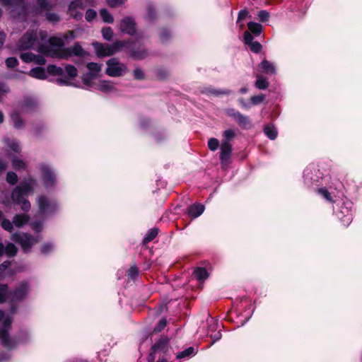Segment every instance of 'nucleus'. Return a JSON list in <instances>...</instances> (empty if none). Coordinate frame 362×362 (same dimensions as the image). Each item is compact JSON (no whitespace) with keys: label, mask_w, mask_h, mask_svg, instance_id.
Listing matches in <instances>:
<instances>
[{"label":"nucleus","mask_w":362,"mask_h":362,"mask_svg":"<svg viewBox=\"0 0 362 362\" xmlns=\"http://www.w3.org/2000/svg\"><path fill=\"white\" fill-rule=\"evenodd\" d=\"M12 165L16 170L25 169L26 167L25 163L17 157L12 159Z\"/></svg>","instance_id":"obj_39"},{"label":"nucleus","mask_w":362,"mask_h":362,"mask_svg":"<svg viewBox=\"0 0 362 362\" xmlns=\"http://www.w3.org/2000/svg\"><path fill=\"white\" fill-rule=\"evenodd\" d=\"M6 182L10 185H15L18 182V176L16 173L8 172L6 175Z\"/></svg>","instance_id":"obj_47"},{"label":"nucleus","mask_w":362,"mask_h":362,"mask_svg":"<svg viewBox=\"0 0 362 362\" xmlns=\"http://www.w3.org/2000/svg\"><path fill=\"white\" fill-rule=\"evenodd\" d=\"M258 18L260 21L266 22L269 18V13L268 11H267L265 10H262L258 13Z\"/></svg>","instance_id":"obj_59"},{"label":"nucleus","mask_w":362,"mask_h":362,"mask_svg":"<svg viewBox=\"0 0 362 362\" xmlns=\"http://www.w3.org/2000/svg\"><path fill=\"white\" fill-rule=\"evenodd\" d=\"M29 74L38 79H45L47 74L57 76L56 81L61 86L71 85V81L78 76V69L71 64H66L64 68L54 64H49L45 69L37 66L30 69Z\"/></svg>","instance_id":"obj_1"},{"label":"nucleus","mask_w":362,"mask_h":362,"mask_svg":"<svg viewBox=\"0 0 362 362\" xmlns=\"http://www.w3.org/2000/svg\"><path fill=\"white\" fill-rule=\"evenodd\" d=\"M97 16V13L95 10L89 8L86 11L85 18L87 21L90 22L93 20Z\"/></svg>","instance_id":"obj_57"},{"label":"nucleus","mask_w":362,"mask_h":362,"mask_svg":"<svg viewBox=\"0 0 362 362\" xmlns=\"http://www.w3.org/2000/svg\"><path fill=\"white\" fill-rule=\"evenodd\" d=\"M322 178V173L314 165L307 166L303 171V182L308 188L318 186Z\"/></svg>","instance_id":"obj_4"},{"label":"nucleus","mask_w":362,"mask_h":362,"mask_svg":"<svg viewBox=\"0 0 362 362\" xmlns=\"http://www.w3.org/2000/svg\"><path fill=\"white\" fill-rule=\"evenodd\" d=\"M42 180L46 189H49L56 185V175L53 170L47 165H42Z\"/></svg>","instance_id":"obj_14"},{"label":"nucleus","mask_w":362,"mask_h":362,"mask_svg":"<svg viewBox=\"0 0 362 362\" xmlns=\"http://www.w3.org/2000/svg\"><path fill=\"white\" fill-rule=\"evenodd\" d=\"M36 38L30 33H25L21 37L18 43V48L22 50L32 48L35 43Z\"/></svg>","instance_id":"obj_21"},{"label":"nucleus","mask_w":362,"mask_h":362,"mask_svg":"<svg viewBox=\"0 0 362 362\" xmlns=\"http://www.w3.org/2000/svg\"><path fill=\"white\" fill-rule=\"evenodd\" d=\"M95 5V0H75L70 3L69 10L70 15L74 18L78 20L83 16L82 13L76 11L77 8H83L86 6H94Z\"/></svg>","instance_id":"obj_11"},{"label":"nucleus","mask_w":362,"mask_h":362,"mask_svg":"<svg viewBox=\"0 0 362 362\" xmlns=\"http://www.w3.org/2000/svg\"><path fill=\"white\" fill-rule=\"evenodd\" d=\"M170 37V33L168 30L163 28L160 33V39L163 42H165Z\"/></svg>","instance_id":"obj_56"},{"label":"nucleus","mask_w":362,"mask_h":362,"mask_svg":"<svg viewBox=\"0 0 362 362\" xmlns=\"http://www.w3.org/2000/svg\"><path fill=\"white\" fill-rule=\"evenodd\" d=\"M106 74L112 77H118L127 72V66L121 63L117 58L113 57L107 61Z\"/></svg>","instance_id":"obj_5"},{"label":"nucleus","mask_w":362,"mask_h":362,"mask_svg":"<svg viewBox=\"0 0 362 362\" xmlns=\"http://www.w3.org/2000/svg\"><path fill=\"white\" fill-rule=\"evenodd\" d=\"M194 275L195 278L199 281H204L208 278V272L205 268L197 267L194 271Z\"/></svg>","instance_id":"obj_31"},{"label":"nucleus","mask_w":362,"mask_h":362,"mask_svg":"<svg viewBox=\"0 0 362 362\" xmlns=\"http://www.w3.org/2000/svg\"><path fill=\"white\" fill-rule=\"evenodd\" d=\"M253 36L249 31H245L244 33V42L247 45H249L250 43H252L253 41Z\"/></svg>","instance_id":"obj_61"},{"label":"nucleus","mask_w":362,"mask_h":362,"mask_svg":"<svg viewBox=\"0 0 362 362\" xmlns=\"http://www.w3.org/2000/svg\"><path fill=\"white\" fill-rule=\"evenodd\" d=\"M38 183L35 179L28 177L16 187L11 192V199L16 204L21 205V209L28 212L31 208L30 202L25 199L29 194H33Z\"/></svg>","instance_id":"obj_2"},{"label":"nucleus","mask_w":362,"mask_h":362,"mask_svg":"<svg viewBox=\"0 0 362 362\" xmlns=\"http://www.w3.org/2000/svg\"><path fill=\"white\" fill-rule=\"evenodd\" d=\"M5 63L8 68H14L18 64V61L16 57H8Z\"/></svg>","instance_id":"obj_55"},{"label":"nucleus","mask_w":362,"mask_h":362,"mask_svg":"<svg viewBox=\"0 0 362 362\" xmlns=\"http://www.w3.org/2000/svg\"><path fill=\"white\" fill-rule=\"evenodd\" d=\"M317 192L320 194L323 198H325L327 202H332V198L331 197L330 193L328 192L327 188L321 187L317 189Z\"/></svg>","instance_id":"obj_45"},{"label":"nucleus","mask_w":362,"mask_h":362,"mask_svg":"<svg viewBox=\"0 0 362 362\" xmlns=\"http://www.w3.org/2000/svg\"><path fill=\"white\" fill-rule=\"evenodd\" d=\"M100 16L105 23H112L114 21L112 15L106 8L100 9Z\"/></svg>","instance_id":"obj_35"},{"label":"nucleus","mask_w":362,"mask_h":362,"mask_svg":"<svg viewBox=\"0 0 362 362\" xmlns=\"http://www.w3.org/2000/svg\"><path fill=\"white\" fill-rule=\"evenodd\" d=\"M167 325V320L165 318H162L153 329L156 333L161 332Z\"/></svg>","instance_id":"obj_51"},{"label":"nucleus","mask_w":362,"mask_h":362,"mask_svg":"<svg viewBox=\"0 0 362 362\" xmlns=\"http://www.w3.org/2000/svg\"><path fill=\"white\" fill-rule=\"evenodd\" d=\"M139 275V269L136 265H132L128 271V277L130 279L134 280Z\"/></svg>","instance_id":"obj_48"},{"label":"nucleus","mask_w":362,"mask_h":362,"mask_svg":"<svg viewBox=\"0 0 362 362\" xmlns=\"http://www.w3.org/2000/svg\"><path fill=\"white\" fill-rule=\"evenodd\" d=\"M20 58L23 62L28 63L34 61V59H35V54L30 52H23L21 54Z\"/></svg>","instance_id":"obj_44"},{"label":"nucleus","mask_w":362,"mask_h":362,"mask_svg":"<svg viewBox=\"0 0 362 362\" xmlns=\"http://www.w3.org/2000/svg\"><path fill=\"white\" fill-rule=\"evenodd\" d=\"M158 229L157 228H153L148 230L146 235L143 239V243L147 244L152 241L158 235Z\"/></svg>","instance_id":"obj_34"},{"label":"nucleus","mask_w":362,"mask_h":362,"mask_svg":"<svg viewBox=\"0 0 362 362\" xmlns=\"http://www.w3.org/2000/svg\"><path fill=\"white\" fill-rule=\"evenodd\" d=\"M130 40H116L112 44H111V52L110 54H112V55L119 52L124 49H127L130 47Z\"/></svg>","instance_id":"obj_23"},{"label":"nucleus","mask_w":362,"mask_h":362,"mask_svg":"<svg viewBox=\"0 0 362 362\" xmlns=\"http://www.w3.org/2000/svg\"><path fill=\"white\" fill-rule=\"evenodd\" d=\"M30 291L29 284L27 281L19 283L13 291H9L8 299L11 303L23 300Z\"/></svg>","instance_id":"obj_7"},{"label":"nucleus","mask_w":362,"mask_h":362,"mask_svg":"<svg viewBox=\"0 0 362 362\" xmlns=\"http://www.w3.org/2000/svg\"><path fill=\"white\" fill-rule=\"evenodd\" d=\"M12 324V317H8L4 319L1 327H0V339L2 344L11 349L16 346L15 341L9 337L8 331Z\"/></svg>","instance_id":"obj_9"},{"label":"nucleus","mask_w":362,"mask_h":362,"mask_svg":"<svg viewBox=\"0 0 362 362\" xmlns=\"http://www.w3.org/2000/svg\"><path fill=\"white\" fill-rule=\"evenodd\" d=\"M264 132L267 135V136L271 140L275 139L278 134L276 127L270 124L264 127Z\"/></svg>","instance_id":"obj_29"},{"label":"nucleus","mask_w":362,"mask_h":362,"mask_svg":"<svg viewBox=\"0 0 362 362\" xmlns=\"http://www.w3.org/2000/svg\"><path fill=\"white\" fill-rule=\"evenodd\" d=\"M49 3L47 0H35L36 10L44 11L48 9Z\"/></svg>","instance_id":"obj_43"},{"label":"nucleus","mask_w":362,"mask_h":362,"mask_svg":"<svg viewBox=\"0 0 362 362\" xmlns=\"http://www.w3.org/2000/svg\"><path fill=\"white\" fill-rule=\"evenodd\" d=\"M247 27L249 29V32L253 33L254 35L258 36L262 31V26L261 24L255 22H249L247 23Z\"/></svg>","instance_id":"obj_32"},{"label":"nucleus","mask_w":362,"mask_h":362,"mask_svg":"<svg viewBox=\"0 0 362 362\" xmlns=\"http://www.w3.org/2000/svg\"><path fill=\"white\" fill-rule=\"evenodd\" d=\"M224 139L222 141H227L230 143V141L235 136V132L233 129H229L223 132Z\"/></svg>","instance_id":"obj_53"},{"label":"nucleus","mask_w":362,"mask_h":362,"mask_svg":"<svg viewBox=\"0 0 362 362\" xmlns=\"http://www.w3.org/2000/svg\"><path fill=\"white\" fill-rule=\"evenodd\" d=\"M13 223L7 218H4L1 222V227L6 231L11 233L13 230Z\"/></svg>","instance_id":"obj_40"},{"label":"nucleus","mask_w":362,"mask_h":362,"mask_svg":"<svg viewBox=\"0 0 362 362\" xmlns=\"http://www.w3.org/2000/svg\"><path fill=\"white\" fill-rule=\"evenodd\" d=\"M4 143L12 151L15 153H18L19 151L20 146L17 141L5 138Z\"/></svg>","instance_id":"obj_37"},{"label":"nucleus","mask_w":362,"mask_h":362,"mask_svg":"<svg viewBox=\"0 0 362 362\" xmlns=\"http://www.w3.org/2000/svg\"><path fill=\"white\" fill-rule=\"evenodd\" d=\"M218 146H219V141L217 139L211 138L209 139L208 147L211 151H215L216 150L218 149Z\"/></svg>","instance_id":"obj_49"},{"label":"nucleus","mask_w":362,"mask_h":362,"mask_svg":"<svg viewBox=\"0 0 362 362\" xmlns=\"http://www.w3.org/2000/svg\"><path fill=\"white\" fill-rule=\"evenodd\" d=\"M255 86L258 89H266L268 87V82L264 77L258 76Z\"/></svg>","instance_id":"obj_42"},{"label":"nucleus","mask_w":362,"mask_h":362,"mask_svg":"<svg viewBox=\"0 0 362 362\" xmlns=\"http://www.w3.org/2000/svg\"><path fill=\"white\" fill-rule=\"evenodd\" d=\"M133 74H134V77L136 79L141 80V79H143L144 78V71L140 68H136L134 70Z\"/></svg>","instance_id":"obj_62"},{"label":"nucleus","mask_w":362,"mask_h":362,"mask_svg":"<svg viewBox=\"0 0 362 362\" xmlns=\"http://www.w3.org/2000/svg\"><path fill=\"white\" fill-rule=\"evenodd\" d=\"M45 18L49 22L52 23H57L60 19L58 14L52 12H47L45 13Z\"/></svg>","instance_id":"obj_46"},{"label":"nucleus","mask_w":362,"mask_h":362,"mask_svg":"<svg viewBox=\"0 0 362 362\" xmlns=\"http://www.w3.org/2000/svg\"><path fill=\"white\" fill-rule=\"evenodd\" d=\"M74 79L71 81V85L76 88H94L95 84L96 83V81L98 80V76L92 74L91 73L86 72L83 74L81 76V83L83 86H81L79 84H76L72 82Z\"/></svg>","instance_id":"obj_17"},{"label":"nucleus","mask_w":362,"mask_h":362,"mask_svg":"<svg viewBox=\"0 0 362 362\" xmlns=\"http://www.w3.org/2000/svg\"><path fill=\"white\" fill-rule=\"evenodd\" d=\"M353 203L350 201L344 202L337 211V216L345 226H349L353 220Z\"/></svg>","instance_id":"obj_6"},{"label":"nucleus","mask_w":362,"mask_h":362,"mask_svg":"<svg viewBox=\"0 0 362 362\" xmlns=\"http://www.w3.org/2000/svg\"><path fill=\"white\" fill-rule=\"evenodd\" d=\"M250 50L254 53H259L262 49L261 44L257 41H254L249 45Z\"/></svg>","instance_id":"obj_54"},{"label":"nucleus","mask_w":362,"mask_h":362,"mask_svg":"<svg viewBox=\"0 0 362 362\" xmlns=\"http://www.w3.org/2000/svg\"><path fill=\"white\" fill-rule=\"evenodd\" d=\"M120 30L122 33L133 36L136 34V22L130 16L124 18L120 21Z\"/></svg>","instance_id":"obj_16"},{"label":"nucleus","mask_w":362,"mask_h":362,"mask_svg":"<svg viewBox=\"0 0 362 362\" xmlns=\"http://www.w3.org/2000/svg\"><path fill=\"white\" fill-rule=\"evenodd\" d=\"M125 0H107V4L109 6L115 8L123 4H124Z\"/></svg>","instance_id":"obj_60"},{"label":"nucleus","mask_w":362,"mask_h":362,"mask_svg":"<svg viewBox=\"0 0 362 362\" xmlns=\"http://www.w3.org/2000/svg\"><path fill=\"white\" fill-rule=\"evenodd\" d=\"M221 337H222V334H221V332H219V331L217 332H215L214 334H211L210 335V337L212 339V341L211 342V344H209V346H211L216 341H218L221 338Z\"/></svg>","instance_id":"obj_64"},{"label":"nucleus","mask_w":362,"mask_h":362,"mask_svg":"<svg viewBox=\"0 0 362 362\" xmlns=\"http://www.w3.org/2000/svg\"><path fill=\"white\" fill-rule=\"evenodd\" d=\"M38 106L37 102L33 98H25L18 105L16 108L22 114H27L34 112Z\"/></svg>","instance_id":"obj_15"},{"label":"nucleus","mask_w":362,"mask_h":362,"mask_svg":"<svg viewBox=\"0 0 362 362\" xmlns=\"http://www.w3.org/2000/svg\"><path fill=\"white\" fill-rule=\"evenodd\" d=\"M259 68L262 72L267 74H273L275 73L274 65L267 60H263L259 64Z\"/></svg>","instance_id":"obj_28"},{"label":"nucleus","mask_w":362,"mask_h":362,"mask_svg":"<svg viewBox=\"0 0 362 362\" xmlns=\"http://www.w3.org/2000/svg\"><path fill=\"white\" fill-rule=\"evenodd\" d=\"M197 350L193 346H189L185 350L177 354V358H189L194 356L197 354Z\"/></svg>","instance_id":"obj_27"},{"label":"nucleus","mask_w":362,"mask_h":362,"mask_svg":"<svg viewBox=\"0 0 362 362\" xmlns=\"http://www.w3.org/2000/svg\"><path fill=\"white\" fill-rule=\"evenodd\" d=\"M231 153L232 146L230 143H228L227 141H222L221 144L220 153V159L222 164H223L224 162H227L230 159Z\"/></svg>","instance_id":"obj_22"},{"label":"nucleus","mask_w":362,"mask_h":362,"mask_svg":"<svg viewBox=\"0 0 362 362\" xmlns=\"http://www.w3.org/2000/svg\"><path fill=\"white\" fill-rule=\"evenodd\" d=\"M22 114L16 109L13 110L11 114V118L16 129H21L25 126L24 121L21 118L20 115Z\"/></svg>","instance_id":"obj_25"},{"label":"nucleus","mask_w":362,"mask_h":362,"mask_svg":"<svg viewBox=\"0 0 362 362\" xmlns=\"http://www.w3.org/2000/svg\"><path fill=\"white\" fill-rule=\"evenodd\" d=\"M103 37L107 41H110L113 37V31L110 27H106L102 30Z\"/></svg>","instance_id":"obj_41"},{"label":"nucleus","mask_w":362,"mask_h":362,"mask_svg":"<svg viewBox=\"0 0 362 362\" xmlns=\"http://www.w3.org/2000/svg\"><path fill=\"white\" fill-rule=\"evenodd\" d=\"M87 54L86 52L83 49L81 45L78 42L74 43V45L70 47L66 48L65 54L66 58L68 59L72 56L83 57Z\"/></svg>","instance_id":"obj_20"},{"label":"nucleus","mask_w":362,"mask_h":362,"mask_svg":"<svg viewBox=\"0 0 362 362\" xmlns=\"http://www.w3.org/2000/svg\"><path fill=\"white\" fill-rule=\"evenodd\" d=\"M28 221L29 216L26 214H16L13 218V223L18 228L23 226Z\"/></svg>","instance_id":"obj_26"},{"label":"nucleus","mask_w":362,"mask_h":362,"mask_svg":"<svg viewBox=\"0 0 362 362\" xmlns=\"http://www.w3.org/2000/svg\"><path fill=\"white\" fill-rule=\"evenodd\" d=\"M265 98V96L263 94H259V95H254V96H252L251 98H250V106L252 105H258L259 103H261Z\"/></svg>","instance_id":"obj_52"},{"label":"nucleus","mask_w":362,"mask_h":362,"mask_svg":"<svg viewBox=\"0 0 362 362\" xmlns=\"http://www.w3.org/2000/svg\"><path fill=\"white\" fill-rule=\"evenodd\" d=\"M129 57L136 59L141 60L148 57V53L144 46L141 44H137L136 42H130V47L128 48Z\"/></svg>","instance_id":"obj_12"},{"label":"nucleus","mask_w":362,"mask_h":362,"mask_svg":"<svg viewBox=\"0 0 362 362\" xmlns=\"http://www.w3.org/2000/svg\"><path fill=\"white\" fill-rule=\"evenodd\" d=\"M39 212L43 216L53 214L58 209L55 201L49 200L45 196H40L37 200Z\"/></svg>","instance_id":"obj_10"},{"label":"nucleus","mask_w":362,"mask_h":362,"mask_svg":"<svg viewBox=\"0 0 362 362\" xmlns=\"http://www.w3.org/2000/svg\"><path fill=\"white\" fill-rule=\"evenodd\" d=\"M11 239L21 245L24 252H28L37 240L31 235L23 233H15L11 235Z\"/></svg>","instance_id":"obj_8"},{"label":"nucleus","mask_w":362,"mask_h":362,"mask_svg":"<svg viewBox=\"0 0 362 362\" xmlns=\"http://www.w3.org/2000/svg\"><path fill=\"white\" fill-rule=\"evenodd\" d=\"M227 115L233 118L240 127L243 129H248L251 127V122L250 118L241 114L240 112L235 110L233 108H228L226 110Z\"/></svg>","instance_id":"obj_13"},{"label":"nucleus","mask_w":362,"mask_h":362,"mask_svg":"<svg viewBox=\"0 0 362 362\" xmlns=\"http://www.w3.org/2000/svg\"><path fill=\"white\" fill-rule=\"evenodd\" d=\"M66 37H51L46 45L40 47L39 51L47 56L64 59L66 58V47L64 40Z\"/></svg>","instance_id":"obj_3"},{"label":"nucleus","mask_w":362,"mask_h":362,"mask_svg":"<svg viewBox=\"0 0 362 362\" xmlns=\"http://www.w3.org/2000/svg\"><path fill=\"white\" fill-rule=\"evenodd\" d=\"M0 2L5 6H12L21 4L23 2V0H0Z\"/></svg>","instance_id":"obj_63"},{"label":"nucleus","mask_w":362,"mask_h":362,"mask_svg":"<svg viewBox=\"0 0 362 362\" xmlns=\"http://www.w3.org/2000/svg\"><path fill=\"white\" fill-rule=\"evenodd\" d=\"M168 337L166 336H161L152 346V351L151 353H154V355L160 353H166L168 350Z\"/></svg>","instance_id":"obj_18"},{"label":"nucleus","mask_w":362,"mask_h":362,"mask_svg":"<svg viewBox=\"0 0 362 362\" xmlns=\"http://www.w3.org/2000/svg\"><path fill=\"white\" fill-rule=\"evenodd\" d=\"M92 45L98 57L112 56V54H110L111 52V45L110 44L93 42Z\"/></svg>","instance_id":"obj_19"},{"label":"nucleus","mask_w":362,"mask_h":362,"mask_svg":"<svg viewBox=\"0 0 362 362\" xmlns=\"http://www.w3.org/2000/svg\"><path fill=\"white\" fill-rule=\"evenodd\" d=\"M10 266L11 262L8 260L4 261L0 264V279L4 276V273L9 268Z\"/></svg>","instance_id":"obj_58"},{"label":"nucleus","mask_w":362,"mask_h":362,"mask_svg":"<svg viewBox=\"0 0 362 362\" xmlns=\"http://www.w3.org/2000/svg\"><path fill=\"white\" fill-rule=\"evenodd\" d=\"M86 67L88 70V73L98 76L102 69V64L95 62H88L86 64Z\"/></svg>","instance_id":"obj_30"},{"label":"nucleus","mask_w":362,"mask_h":362,"mask_svg":"<svg viewBox=\"0 0 362 362\" xmlns=\"http://www.w3.org/2000/svg\"><path fill=\"white\" fill-rule=\"evenodd\" d=\"M17 251V247L13 243H9L5 247V254L9 257L15 256Z\"/></svg>","instance_id":"obj_38"},{"label":"nucleus","mask_w":362,"mask_h":362,"mask_svg":"<svg viewBox=\"0 0 362 362\" xmlns=\"http://www.w3.org/2000/svg\"><path fill=\"white\" fill-rule=\"evenodd\" d=\"M54 250V245L51 243H46L41 247V253L43 255H47Z\"/></svg>","instance_id":"obj_50"},{"label":"nucleus","mask_w":362,"mask_h":362,"mask_svg":"<svg viewBox=\"0 0 362 362\" xmlns=\"http://www.w3.org/2000/svg\"><path fill=\"white\" fill-rule=\"evenodd\" d=\"M205 207L202 204H194L191 205L187 209L188 215L192 218H197L203 214Z\"/></svg>","instance_id":"obj_24"},{"label":"nucleus","mask_w":362,"mask_h":362,"mask_svg":"<svg viewBox=\"0 0 362 362\" xmlns=\"http://www.w3.org/2000/svg\"><path fill=\"white\" fill-rule=\"evenodd\" d=\"M156 18L155 9L151 4L147 6V13L145 16V19L148 22H153Z\"/></svg>","instance_id":"obj_36"},{"label":"nucleus","mask_w":362,"mask_h":362,"mask_svg":"<svg viewBox=\"0 0 362 362\" xmlns=\"http://www.w3.org/2000/svg\"><path fill=\"white\" fill-rule=\"evenodd\" d=\"M8 286L4 284H0V303L6 302L8 299Z\"/></svg>","instance_id":"obj_33"}]
</instances>
